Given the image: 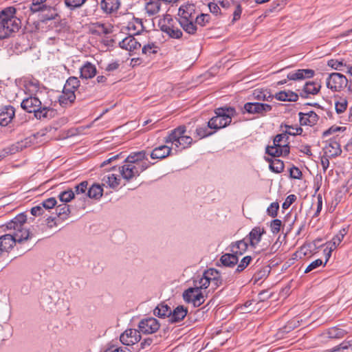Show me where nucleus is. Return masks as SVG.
Instances as JSON below:
<instances>
[{
	"mask_svg": "<svg viewBox=\"0 0 352 352\" xmlns=\"http://www.w3.org/2000/svg\"><path fill=\"white\" fill-rule=\"evenodd\" d=\"M27 221V216L22 212L16 215L10 221L2 226L10 232L0 236V252L1 255L10 252L16 243H23L31 238L28 229L24 227Z\"/></svg>",
	"mask_w": 352,
	"mask_h": 352,
	"instance_id": "f257e3e1",
	"label": "nucleus"
},
{
	"mask_svg": "<svg viewBox=\"0 0 352 352\" xmlns=\"http://www.w3.org/2000/svg\"><path fill=\"white\" fill-rule=\"evenodd\" d=\"M21 107L28 113H34L35 118L38 120L52 118L56 113V111L51 107L50 102H42L36 96H31L23 99L21 103Z\"/></svg>",
	"mask_w": 352,
	"mask_h": 352,
	"instance_id": "f03ea898",
	"label": "nucleus"
},
{
	"mask_svg": "<svg viewBox=\"0 0 352 352\" xmlns=\"http://www.w3.org/2000/svg\"><path fill=\"white\" fill-rule=\"evenodd\" d=\"M21 20L15 15L12 6L6 8L0 12V40L9 37L17 32L21 27Z\"/></svg>",
	"mask_w": 352,
	"mask_h": 352,
	"instance_id": "7ed1b4c3",
	"label": "nucleus"
},
{
	"mask_svg": "<svg viewBox=\"0 0 352 352\" xmlns=\"http://www.w3.org/2000/svg\"><path fill=\"white\" fill-rule=\"evenodd\" d=\"M178 22L183 30L188 34H194L197 31L195 23L196 8L194 4L181 6L178 10Z\"/></svg>",
	"mask_w": 352,
	"mask_h": 352,
	"instance_id": "20e7f679",
	"label": "nucleus"
},
{
	"mask_svg": "<svg viewBox=\"0 0 352 352\" xmlns=\"http://www.w3.org/2000/svg\"><path fill=\"white\" fill-rule=\"evenodd\" d=\"M216 116L212 117L208 122L210 129L218 130L228 126L232 121V118L236 114V110L233 107H220L215 110Z\"/></svg>",
	"mask_w": 352,
	"mask_h": 352,
	"instance_id": "39448f33",
	"label": "nucleus"
},
{
	"mask_svg": "<svg viewBox=\"0 0 352 352\" xmlns=\"http://www.w3.org/2000/svg\"><path fill=\"white\" fill-rule=\"evenodd\" d=\"M290 152L289 136L284 131L276 135L273 140V144L268 145L265 153L272 157L287 156Z\"/></svg>",
	"mask_w": 352,
	"mask_h": 352,
	"instance_id": "423d86ee",
	"label": "nucleus"
},
{
	"mask_svg": "<svg viewBox=\"0 0 352 352\" xmlns=\"http://www.w3.org/2000/svg\"><path fill=\"white\" fill-rule=\"evenodd\" d=\"M186 126L180 125L172 130L168 136L164 138L165 143H171L176 148L186 149L192 144V138L189 135H185Z\"/></svg>",
	"mask_w": 352,
	"mask_h": 352,
	"instance_id": "0eeeda50",
	"label": "nucleus"
},
{
	"mask_svg": "<svg viewBox=\"0 0 352 352\" xmlns=\"http://www.w3.org/2000/svg\"><path fill=\"white\" fill-rule=\"evenodd\" d=\"M149 166L150 164H143L140 166L131 163L124 162V164L119 168V170L122 177L129 182L138 177L140 173L147 169Z\"/></svg>",
	"mask_w": 352,
	"mask_h": 352,
	"instance_id": "6e6552de",
	"label": "nucleus"
},
{
	"mask_svg": "<svg viewBox=\"0 0 352 352\" xmlns=\"http://www.w3.org/2000/svg\"><path fill=\"white\" fill-rule=\"evenodd\" d=\"M348 84L346 76L340 73H331L329 74L326 80V85L328 89L334 92L343 90Z\"/></svg>",
	"mask_w": 352,
	"mask_h": 352,
	"instance_id": "1a4fd4ad",
	"label": "nucleus"
},
{
	"mask_svg": "<svg viewBox=\"0 0 352 352\" xmlns=\"http://www.w3.org/2000/svg\"><path fill=\"white\" fill-rule=\"evenodd\" d=\"M159 25L160 30L173 38H180L183 35L181 30L175 25V21L170 15H167L162 21H160Z\"/></svg>",
	"mask_w": 352,
	"mask_h": 352,
	"instance_id": "9d476101",
	"label": "nucleus"
},
{
	"mask_svg": "<svg viewBox=\"0 0 352 352\" xmlns=\"http://www.w3.org/2000/svg\"><path fill=\"white\" fill-rule=\"evenodd\" d=\"M183 298L186 302H191L194 307H199L205 302V295L197 287H190L183 293Z\"/></svg>",
	"mask_w": 352,
	"mask_h": 352,
	"instance_id": "9b49d317",
	"label": "nucleus"
},
{
	"mask_svg": "<svg viewBox=\"0 0 352 352\" xmlns=\"http://www.w3.org/2000/svg\"><path fill=\"white\" fill-rule=\"evenodd\" d=\"M160 324L158 320L153 317L142 319L138 324L140 333L144 334H152L158 331Z\"/></svg>",
	"mask_w": 352,
	"mask_h": 352,
	"instance_id": "f8f14e48",
	"label": "nucleus"
},
{
	"mask_svg": "<svg viewBox=\"0 0 352 352\" xmlns=\"http://www.w3.org/2000/svg\"><path fill=\"white\" fill-rule=\"evenodd\" d=\"M243 109L248 113L264 116L267 112L270 111L272 107L266 103L247 102L244 104Z\"/></svg>",
	"mask_w": 352,
	"mask_h": 352,
	"instance_id": "ddd939ff",
	"label": "nucleus"
},
{
	"mask_svg": "<svg viewBox=\"0 0 352 352\" xmlns=\"http://www.w3.org/2000/svg\"><path fill=\"white\" fill-rule=\"evenodd\" d=\"M141 340L139 330L129 329L125 330L120 336V342L126 346L133 345Z\"/></svg>",
	"mask_w": 352,
	"mask_h": 352,
	"instance_id": "4468645a",
	"label": "nucleus"
},
{
	"mask_svg": "<svg viewBox=\"0 0 352 352\" xmlns=\"http://www.w3.org/2000/svg\"><path fill=\"white\" fill-rule=\"evenodd\" d=\"M265 234V230L264 228L259 226L254 227L250 232L249 234L245 237L248 242H249L250 246L256 248V246L261 241L262 236Z\"/></svg>",
	"mask_w": 352,
	"mask_h": 352,
	"instance_id": "2eb2a0df",
	"label": "nucleus"
},
{
	"mask_svg": "<svg viewBox=\"0 0 352 352\" xmlns=\"http://www.w3.org/2000/svg\"><path fill=\"white\" fill-rule=\"evenodd\" d=\"M60 16L56 6H50L45 5V8L39 14L40 21L46 23L48 21L59 19Z\"/></svg>",
	"mask_w": 352,
	"mask_h": 352,
	"instance_id": "dca6fc26",
	"label": "nucleus"
},
{
	"mask_svg": "<svg viewBox=\"0 0 352 352\" xmlns=\"http://www.w3.org/2000/svg\"><path fill=\"white\" fill-rule=\"evenodd\" d=\"M14 108L10 105L0 108V125L7 126L14 118Z\"/></svg>",
	"mask_w": 352,
	"mask_h": 352,
	"instance_id": "f3484780",
	"label": "nucleus"
},
{
	"mask_svg": "<svg viewBox=\"0 0 352 352\" xmlns=\"http://www.w3.org/2000/svg\"><path fill=\"white\" fill-rule=\"evenodd\" d=\"M321 88V85L316 81L307 82L302 89V92L300 93V97L307 98L309 95H316Z\"/></svg>",
	"mask_w": 352,
	"mask_h": 352,
	"instance_id": "a211bd4d",
	"label": "nucleus"
},
{
	"mask_svg": "<svg viewBox=\"0 0 352 352\" xmlns=\"http://www.w3.org/2000/svg\"><path fill=\"white\" fill-rule=\"evenodd\" d=\"M144 160H147V154L145 151L132 153L124 161V162L131 163L135 165L140 166L143 164H149Z\"/></svg>",
	"mask_w": 352,
	"mask_h": 352,
	"instance_id": "6ab92c4d",
	"label": "nucleus"
},
{
	"mask_svg": "<svg viewBox=\"0 0 352 352\" xmlns=\"http://www.w3.org/2000/svg\"><path fill=\"white\" fill-rule=\"evenodd\" d=\"M314 71L311 69H297L289 72L287 74V78L291 80H302L306 78H312L314 76Z\"/></svg>",
	"mask_w": 352,
	"mask_h": 352,
	"instance_id": "aec40b11",
	"label": "nucleus"
},
{
	"mask_svg": "<svg viewBox=\"0 0 352 352\" xmlns=\"http://www.w3.org/2000/svg\"><path fill=\"white\" fill-rule=\"evenodd\" d=\"M26 146V142L21 141L17 142L15 144L10 145V146L4 148L0 151V161H1L3 158L9 155H12L22 151Z\"/></svg>",
	"mask_w": 352,
	"mask_h": 352,
	"instance_id": "412c9836",
	"label": "nucleus"
},
{
	"mask_svg": "<svg viewBox=\"0 0 352 352\" xmlns=\"http://www.w3.org/2000/svg\"><path fill=\"white\" fill-rule=\"evenodd\" d=\"M119 46L126 50L134 52L141 48V44L133 36H129L123 38Z\"/></svg>",
	"mask_w": 352,
	"mask_h": 352,
	"instance_id": "4be33fe9",
	"label": "nucleus"
},
{
	"mask_svg": "<svg viewBox=\"0 0 352 352\" xmlns=\"http://www.w3.org/2000/svg\"><path fill=\"white\" fill-rule=\"evenodd\" d=\"M188 309L183 305H179L173 311L170 310L168 321L170 323H177L182 321L187 315Z\"/></svg>",
	"mask_w": 352,
	"mask_h": 352,
	"instance_id": "5701e85b",
	"label": "nucleus"
},
{
	"mask_svg": "<svg viewBox=\"0 0 352 352\" xmlns=\"http://www.w3.org/2000/svg\"><path fill=\"white\" fill-rule=\"evenodd\" d=\"M298 116L301 125L314 126L317 124L319 119L318 116L314 111L307 113L300 112Z\"/></svg>",
	"mask_w": 352,
	"mask_h": 352,
	"instance_id": "b1692460",
	"label": "nucleus"
},
{
	"mask_svg": "<svg viewBox=\"0 0 352 352\" xmlns=\"http://www.w3.org/2000/svg\"><path fill=\"white\" fill-rule=\"evenodd\" d=\"M79 94L80 91H78V93L76 94L73 91H67L65 90V88H63V91L58 98L60 104L62 107H67L68 105H71L74 102L76 98Z\"/></svg>",
	"mask_w": 352,
	"mask_h": 352,
	"instance_id": "393cba45",
	"label": "nucleus"
},
{
	"mask_svg": "<svg viewBox=\"0 0 352 352\" xmlns=\"http://www.w3.org/2000/svg\"><path fill=\"white\" fill-rule=\"evenodd\" d=\"M172 148L166 145H161L155 148L151 153V157L153 160H162L170 155Z\"/></svg>",
	"mask_w": 352,
	"mask_h": 352,
	"instance_id": "a878e982",
	"label": "nucleus"
},
{
	"mask_svg": "<svg viewBox=\"0 0 352 352\" xmlns=\"http://www.w3.org/2000/svg\"><path fill=\"white\" fill-rule=\"evenodd\" d=\"M80 77L89 79L94 77L97 73L96 66L90 62H86L80 69Z\"/></svg>",
	"mask_w": 352,
	"mask_h": 352,
	"instance_id": "bb28decb",
	"label": "nucleus"
},
{
	"mask_svg": "<svg viewBox=\"0 0 352 352\" xmlns=\"http://www.w3.org/2000/svg\"><path fill=\"white\" fill-rule=\"evenodd\" d=\"M101 8L107 14L116 12L120 6V0H101Z\"/></svg>",
	"mask_w": 352,
	"mask_h": 352,
	"instance_id": "cd10ccee",
	"label": "nucleus"
},
{
	"mask_svg": "<svg viewBox=\"0 0 352 352\" xmlns=\"http://www.w3.org/2000/svg\"><path fill=\"white\" fill-rule=\"evenodd\" d=\"M248 247V242L246 239L232 243L230 245V250L237 256L242 255L245 252Z\"/></svg>",
	"mask_w": 352,
	"mask_h": 352,
	"instance_id": "c85d7f7f",
	"label": "nucleus"
},
{
	"mask_svg": "<svg viewBox=\"0 0 352 352\" xmlns=\"http://www.w3.org/2000/svg\"><path fill=\"white\" fill-rule=\"evenodd\" d=\"M298 95L292 91H281L276 94L275 98L280 101L296 102L298 99Z\"/></svg>",
	"mask_w": 352,
	"mask_h": 352,
	"instance_id": "c756f323",
	"label": "nucleus"
},
{
	"mask_svg": "<svg viewBox=\"0 0 352 352\" xmlns=\"http://www.w3.org/2000/svg\"><path fill=\"white\" fill-rule=\"evenodd\" d=\"M220 261L223 266L232 267L237 264L239 258L238 256L234 252L231 254L226 253L221 256Z\"/></svg>",
	"mask_w": 352,
	"mask_h": 352,
	"instance_id": "7c9ffc66",
	"label": "nucleus"
},
{
	"mask_svg": "<svg viewBox=\"0 0 352 352\" xmlns=\"http://www.w3.org/2000/svg\"><path fill=\"white\" fill-rule=\"evenodd\" d=\"M91 31L93 34L98 35H106L111 32L110 28H107L104 23L100 22L92 23Z\"/></svg>",
	"mask_w": 352,
	"mask_h": 352,
	"instance_id": "2f4dec72",
	"label": "nucleus"
},
{
	"mask_svg": "<svg viewBox=\"0 0 352 352\" xmlns=\"http://www.w3.org/2000/svg\"><path fill=\"white\" fill-rule=\"evenodd\" d=\"M103 193V189L99 184H94L89 189L86 194L91 199H99Z\"/></svg>",
	"mask_w": 352,
	"mask_h": 352,
	"instance_id": "473e14b6",
	"label": "nucleus"
},
{
	"mask_svg": "<svg viewBox=\"0 0 352 352\" xmlns=\"http://www.w3.org/2000/svg\"><path fill=\"white\" fill-rule=\"evenodd\" d=\"M170 307L165 304H160L153 311L154 315L159 318H169L170 314Z\"/></svg>",
	"mask_w": 352,
	"mask_h": 352,
	"instance_id": "72a5a7b5",
	"label": "nucleus"
},
{
	"mask_svg": "<svg viewBox=\"0 0 352 352\" xmlns=\"http://www.w3.org/2000/svg\"><path fill=\"white\" fill-rule=\"evenodd\" d=\"M46 1L47 0H32V2L30 3V6L28 8L32 12V14L37 12L41 14V11L45 8Z\"/></svg>",
	"mask_w": 352,
	"mask_h": 352,
	"instance_id": "f704fd0d",
	"label": "nucleus"
},
{
	"mask_svg": "<svg viewBox=\"0 0 352 352\" xmlns=\"http://www.w3.org/2000/svg\"><path fill=\"white\" fill-rule=\"evenodd\" d=\"M160 7V3L156 0H150L146 3L145 10L149 16H153L159 12Z\"/></svg>",
	"mask_w": 352,
	"mask_h": 352,
	"instance_id": "c9c22d12",
	"label": "nucleus"
},
{
	"mask_svg": "<svg viewBox=\"0 0 352 352\" xmlns=\"http://www.w3.org/2000/svg\"><path fill=\"white\" fill-rule=\"evenodd\" d=\"M30 6V3H23L16 5V7H14L15 10V15H16L19 18L21 17L22 15L25 16L28 15H31L32 12L28 8Z\"/></svg>",
	"mask_w": 352,
	"mask_h": 352,
	"instance_id": "e433bc0d",
	"label": "nucleus"
},
{
	"mask_svg": "<svg viewBox=\"0 0 352 352\" xmlns=\"http://www.w3.org/2000/svg\"><path fill=\"white\" fill-rule=\"evenodd\" d=\"M194 287H197L198 289L201 290L202 289H206L210 284V280L207 276H204V274L199 277L197 276L193 280Z\"/></svg>",
	"mask_w": 352,
	"mask_h": 352,
	"instance_id": "4c0bfd02",
	"label": "nucleus"
},
{
	"mask_svg": "<svg viewBox=\"0 0 352 352\" xmlns=\"http://www.w3.org/2000/svg\"><path fill=\"white\" fill-rule=\"evenodd\" d=\"M79 87L80 80L78 78L75 76H71L67 80L64 88L65 90L73 91L74 93H76V91H78V89Z\"/></svg>",
	"mask_w": 352,
	"mask_h": 352,
	"instance_id": "58836bf2",
	"label": "nucleus"
},
{
	"mask_svg": "<svg viewBox=\"0 0 352 352\" xmlns=\"http://www.w3.org/2000/svg\"><path fill=\"white\" fill-rule=\"evenodd\" d=\"M270 162V168L272 171L276 173H280L284 170V163L279 159L268 160Z\"/></svg>",
	"mask_w": 352,
	"mask_h": 352,
	"instance_id": "ea45409f",
	"label": "nucleus"
},
{
	"mask_svg": "<svg viewBox=\"0 0 352 352\" xmlns=\"http://www.w3.org/2000/svg\"><path fill=\"white\" fill-rule=\"evenodd\" d=\"M102 181L110 188H115L120 184V179L115 174H109L103 177Z\"/></svg>",
	"mask_w": 352,
	"mask_h": 352,
	"instance_id": "a19ab883",
	"label": "nucleus"
},
{
	"mask_svg": "<svg viewBox=\"0 0 352 352\" xmlns=\"http://www.w3.org/2000/svg\"><path fill=\"white\" fill-rule=\"evenodd\" d=\"M70 212L69 206L65 203L58 205L56 208V213L58 217L63 219H66Z\"/></svg>",
	"mask_w": 352,
	"mask_h": 352,
	"instance_id": "79ce46f5",
	"label": "nucleus"
},
{
	"mask_svg": "<svg viewBox=\"0 0 352 352\" xmlns=\"http://www.w3.org/2000/svg\"><path fill=\"white\" fill-rule=\"evenodd\" d=\"M327 65L336 70L345 72H346L345 69H347V66H348L342 60H334V59L329 60L327 63Z\"/></svg>",
	"mask_w": 352,
	"mask_h": 352,
	"instance_id": "37998d69",
	"label": "nucleus"
},
{
	"mask_svg": "<svg viewBox=\"0 0 352 352\" xmlns=\"http://www.w3.org/2000/svg\"><path fill=\"white\" fill-rule=\"evenodd\" d=\"M208 128V125L197 127L195 130V137H197L199 140H201L213 135L214 132L210 131Z\"/></svg>",
	"mask_w": 352,
	"mask_h": 352,
	"instance_id": "c03bdc74",
	"label": "nucleus"
},
{
	"mask_svg": "<svg viewBox=\"0 0 352 352\" xmlns=\"http://www.w3.org/2000/svg\"><path fill=\"white\" fill-rule=\"evenodd\" d=\"M59 199L63 203H68L75 197V192L72 189L61 192L58 195Z\"/></svg>",
	"mask_w": 352,
	"mask_h": 352,
	"instance_id": "a18cd8bd",
	"label": "nucleus"
},
{
	"mask_svg": "<svg viewBox=\"0 0 352 352\" xmlns=\"http://www.w3.org/2000/svg\"><path fill=\"white\" fill-rule=\"evenodd\" d=\"M286 130L284 131L287 135H300L302 133V129L300 126H294L288 124L284 125Z\"/></svg>",
	"mask_w": 352,
	"mask_h": 352,
	"instance_id": "49530a36",
	"label": "nucleus"
},
{
	"mask_svg": "<svg viewBox=\"0 0 352 352\" xmlns=\"http://www.w3.org/2000/svg\"><path fill=\"white\" fill-rule=\"evenodd\" d=\"M327 333L330 338H340L344 336L345 331L337 327H333L329 329Z\"/></svg>",
	"mask_w": 352,
	"mask_h": 352,
	"instance_id": "de8ad7c7",
	"label": "nucleus"
},
{
	"mask_svg": "<svg viewBox=\"0 0 352 352\" xmlns=\"http://www.w3.org/2000/svg\"><path fill=\"white\" fill-rule=\"evenodd\" d=\"M157 51L158 47L155 43H149L142 48V52L144 54H156Z\"/></svg>",
	"mask_w": 352,
	"mask_h": 352,
	"instance_id": "09e8293b",
	"label": "nucleus"
},
{
	"mask_svg": "<svg viewBox=\"0 0 352 352\" xmlns=\"http://www.w3.org/2000/svg\"><path fill=\"white\" fill-rule=\"evenodd\" d=\"M252 258L250 256H246L242 258L237 267L235 270V272L240 273L243 271L250 263Z\"/></svg>",
	"mask_w": 352,
	"mask_h": 352,
	"instance_id": "8fccbe9b",
	"label": "nucleus"
},
{
	"mask_svg": "<svg viewBox=\"0 0 352 352\" xmlns=\"http://www.w3.org/2000/svg\"><path fill=\"white\" fill-rule=\"evenodd\" d=\"M210 16L208 14H201L200 15H196L195 19V23L198 24L201 26H205L206 23L209 22Z\"/></svg>",
	"mask_w": 352,
	"mask_h": 352,
	"instance_id": "3c124183",
	"label": "nucleus"
},
{
	"mask_svg": "<svg viewBox=\"0 0 352 352\" xmlns=\"http://www.w3.org/2000/svg\"><path fill=\"white\" fill-rule=\"evenodd\" d=\"M347 228L341 229L339 231V232L336 236H334L331 241H330L338 246L342 241L344 236L347 234Z\"/></svg>",
	"mask_w": 352,
	"mask_h": 352,
	"instance_id": "603ef678",
	"label": "nucleus"
},
{
	"mask_svg": "<svg viewBox=\"0 0 352 352\" xmlns=\"http://www.w3.org/2000/svg\"><path fill=\"white\" fill-rule=\"evenodd\" d=\"M128 28L129 30L136 31V34H139L144 29L142 21L141 19H135L133 23H129Z\"/></svg>",
	"mask_w": 352,
	"mask_h": 352,
	"instance_id": "864d4df0",
	"label": "nucleus"
},
{
	"mask_svg": "<svg viewBox=\"0 0 352 352\" xmlns=\"http://www.w3.org/2000/svg\"><path fill=\"white\" fill-rule=\"evenodd\" d=\"M86 2V0H65V6L73 10L80 7Z\"/></svg>",
	"mask_w": 352,
	"mask_h": 352,
	"instance_id": "5fc2aeb1",
	"label": "nucleus"
},
{
	"mask_svg": "<svg viewBox=\"0 0 352 352\" xmlns=\"http://www.w3.org/2000/svg\"><path fill=\"white\" fill-rule=\"evenodd\" d=\"M270 272V268L269 266H265L260 270L257 271L255 274L254 277L256 280H261L262 278H266Z\"/></svg>",
	"mask_w": 352,
	"mask_h": 352,
	"instance_id": "6e6d98bb",
	"label": "nucleus"
},
{
	"mask_svg": "<svg viewBox=\"0 0 352 352\" xmlns=\"http://www.w3.org/2000/svg\"><path fill=\"white\" fill-rule=\"evenodd\" d=\"M88 182L83 181L80 182L79 184L75 186L74 190L75 195H78L80 194H85L86 190H87Z\"/></svg>",
	"mask_w": 352,
	"mask_h": 352,
	"instance_id": "4d7b16f0",
	"label": "nucleus"
},
{
	"mask_svg": "<svg viewBox=\"0 0 352 352\" xmlns=\"http://www.w3.org/2000/svg\"><path fill=\"white\" fill-rule=\"evenodd\" d=\"M279 209V204L278 202L272 203L270 206L267 209V213L269 216L274 218L278 214V211Z\"/></svg>",
	"mask_w": 352,
	"mask_h": 352,
	"instance_id": "13d9d810",
	"label": "nucleus"
},
{
	"mask_svg": "<svg viewBox=\"0 0 352 352\" xmlns=\"http://www.w3.org/2000/svg\"><path fill=\"white\" fill-rule=\"evenodd\" d=\"M56 204V199L54 197H50L43 201L40 204L42 206L43 209L49 210L53 208Z\"/></svg>",
	"mask_w": 352,
	"mask_h": 352,
	"instance_id": "bf43d9fd",
	"label": "nucleus"
},
{
	"mask_svg": "<svg viewBox=\"0 0 352 352\" xmlns=\"http://www.w3.org/2000/svg\"><path fill=\"white\" fill-rule=\"evenodd\" d=\"M331 148L333 150V151L329 150V153H331L332 156H338L342 152L340 144L336 141L330 142L327 146V148Z\"/></svg>",
	"mask_w": 352,
	"mask_h": 352,
	"instance_id": "052dcab7",
	"label": "nucleus"
},
{
	"mask_svg": "<svg viewBox=\"0 0 352 352\" xmlns=\"http://www.w3.org/2000/svg\"><path fill=\"white\" fill-rule=\"evenodd\" d=\"M282 221L280 219H275L271 221L270 228L273 234H278L280 230Z\"/></svg>",
	"mask_w": 352,
	"mask_h": 352,
	"instance_id": "680f3d73",
	"label": "nucleus"
},
{
	"mask_svg": "<svg viewBox=\"0 0 352 352\" xmlns=\"http://www.w3.org/2000/svg\"><path fill=\"white\" fill-rule=\"evenodd\" d=\"M322 264V261L321 259H316L314 261L311 262L305 269V273H309L311 271L316 269L320 267Z\"/></svg>",
	"mask_w": 352,
	"mask_h": 352,
	"instance_id": "e2e57ef3",
	"label": "nucleus"
},
{
	"mask_svg": "<svg viewBox=\"0 0 352 352\" xmlns=\"http://www.w3.org/2000/svg\"><path fill=\"white\" fill-rule=\"evenodd\" d=\"M347 107V102L346 100H342L341 101L336 102V111L338 113H343Z\"/></svg>",
	"mask_w": 352,
	"mask_h": 352,
	"instance_id": "0e129e2a",
	"label": "nucleus"
},
{
	"mask_svg": "<svg viewBox=\"0 0 352 352\" xmlns=\"http://www.w3.org/2000/svg\"><path fill=\"white\" fill-rule=\"evenodd\" d=\"M203 274L204 276H207V277L209 278V280L210 281H212L213 279H214L215 278L220 275L219 271L213 268H210L205 271Z\"/></svg>",
	"mask_w": 352,
	"mask_h": 352,
	"instance_id": "69168bd1",
	"label": "nucleus"
},
{
	"mask_svg": "<svg viewBox=\"0 0 352 352\" xmlns=\"http://www.w3.org/2000/svg\"><path fill=\"white\" fill-rule=\"evenodd\" d=\"M296 196L295 195H289L282 204L283 209H287L296 201Z\"/></svg>",
	"mask_w": 352,
	"mask_h": 352,
	"instance_id": "338daca9",
	"label": "nucleus"
},
{
	"mask_svg": "<svg viewBox=\"0 0 352 352\" xmlns=\"http://www.w3.org/2000/svg\"><path fill=\"white\" fill-rule=\"evenodd\" d=\"M289 175H290V177L294 179H300L302 175L300 170L294 166H293L290 168Z\"/></svg>",
	"mask_w": 352,
	"mask_h": 352,
	"instance_id": "774afa93",
	"label": "nucleus"
}]
</instances>
